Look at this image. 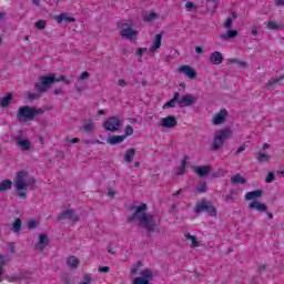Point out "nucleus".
<instances>
[{
	"mask_svg": "<svg viewBox=\"0 0 284 284\" xmlns=\"http://www.w3.org/2000/svg\"><path fill=\"white\" fill-rule=\"evenodd\" d=\"M48 245H50V239H48V235H45V233H41L39 235L38 243L34 245V250L36 252H43V250H45Z\"/></svg>",
	"mask_w": 284,
	"mask_h": 284,
	"instance_id": "f8f14e48",
	"label": "nucleus"
},
{
	"mask_svg": "<svg viewBox=\"0 0 284 284\" xmlns=\"http://www.w3.org/2000/svg\"><path fill=\"white\" fill-rule=\"evenodd\" d=\"M85 79H90V73L88 71H84L77 80V83H81L82 81H85Z\"/></svg>",
	"mask_w": 284,
	"mask_h": 284,
	"instance_id": "a18cd8bd",
	"label": "nucleus"
},
{
	"mask_svg": "<svg viewBox=\"0 0 284 284\" xmlns=\"http://www.w3.org/2000/svg\"><path fill=\"white\" fill-rule=\"evenodd\" d=\"M140 268H141V262H138L132 266L131 274H136V272H139Z\"/></svg>",
	"mask_w": 284,
	"mask_h": 284,
	"instance_id": "de8ad7c7",
	"label": "nucleus"
},
{
	"mask_svg": "<svg viewBox=\"0 0 284 284\" xmlns=\"http://www.w3.org/2000/svg\"><path fill=\"white\" fill-rule=\"evenodd\" d=\"M284 74L277 77V78H272L268 80V82L265 84L266 90H270V88H274L275 85H278L281 81H283Z\"/></svg>",
	"mask_w": 284,
	"mask_h": 284,
	"instance_id": "393cba45",
	"label": "nucleus"
},
{
	"mask_svg": "<svg viewBox=\"0 0 284 284\" xmlns=\"http://www.w3.org/2000/svg\"><path fill=\"white\" fill-rule=\"evenodd\" d=\"M63 283L64 284H70V283H72V280L70 278V276H64L63 277Z\"/></svg>",
	"mask_w": 284,
	"mask_h": 284,
	"instance_id": "0e129e2a",
	"label": "nucleus"
},
{
	"mask_svg": "<svg viewBox=\"0 0 284 284\" xmlns=\"http://www.w3.org/2000/svg\"><path fill=\"white\" fill-rule=\"evenodd\" d=\"M193 172H195L197 176L203 179V176H207V174L212 172V166L210 165L194 166Z\"/></svg>",
	"mask_w": 284,
	"mask_h": 284,
	"instance_id": "dca6fc26",
	"label": "nucleus"
},
{
	"mask_svg": "<svg viewBox=\"0 0 284 284\" xmlns=\"http://www.w3.org/2000/svg\"><path fill=\"white\" fill-rule=\"evenodd\" d=\"M55 21L61 26L63 21L67 23H74L75 19L72 17H69L68 13H61L60 16H54Z\"/></svg>",
	"mask_w": 284,
	"mask_h": 284,
	"instance_id": "aec40b11",
	"label": "nucleus"
},
{
	"mask_svg": "<svg viewBox=\"0 0 284 284\" xmlns=\"http://www.w3.org/2000/svg\"><path fill=\"white\" fill-rule=\"evenodd\" d=\"M132 284H150V280L143 277H134Z\"/></svg>",
	"mask_w": 284,
	"mask_h": 284,
	"instance_id": "79ce46f5",
	"label": "nucleus"
},
{
	"mask_svg": "<svg viewBox=\"0 0 284 284\" xmlns=\"http://www.w3.org/2000/svg\"><path fill=\"white\" fill-rule=\"evenodd\" d=\"M68 143H81V139L79 138H73L71 140H68Z\"/></svg>",
	"mask_w": 284,
	"mask_h": 284,
	"instance_id": "680f3d73",
	"label": "nucleus"
},
{
	"mask_svg": "<svg viewBox=\"0 0 284 284\" xmlns=\"http://www.w3.org/2000/svg\"><path fill=\"white\" fill-rule=\"evenodd\" d=\"M27 176H28V172L21 171V172H18L17 179L14 180V187L19 199H26V196H28V187L37 183L34 178H30L29 180H26Z\"/></svg>",
	"mask_w": 284,
	"mask_h": 284,
	"instance_id": "7ed1b4c3",
	"label": "nucleus"
},
{
	"mask_svg": "<svg viewBox=\"0 0 284 284\" xmlns=\"http://www.w3.org/2000/svg\"><path fill=\"white\" fill-rule=\"evenodd\" d=\"M267 28H268V30H278V24H276V22L270 21L267 23Z\"/></svg>",
	"mask_w": 284,
	"mask_h": 284,
	"instance_id": "3c124183",
	"label": "nucleus"
},
{
	"mask_svg": "<svg viewBox=\"0 0 284 284\" xmlns=\"http://www.w3.org/2000/svg\"><path fill=\"white\" fill-rule=\"evenodd\" d=\"M103 128L106 132H116L121 129V119L111 116L105 120Z\"/></svg>",
	"mask_w": 284,
	"mask_h": 284,
	"instance_id": "1a4fd4ad",
	"label": "nucleus"
},
{
	"mask_svg": "<svg viewBox=\"0 0 284 284\" xmlns=\"http://www.w3.org/2000/svg\"><path fill=\"white\" fill-rule=\"evenodd\" d=\"M79 258H77L74 255L69 256L67 260V265L70 267V270H77V267H79Z\"/></svg>",
	"mask_w": 284,
	"mask_h": 284,
	"instance_id": "b1692460",
	"label": "nucleus"
},
{
	"mask_svg": "<svg viewBox=\"0 0 284 284\" xmlns=\"http://www.w3.org/2000/svg\"><path fill=\"white\" fill-rule=\"evenodd\" d=\"M176 125H179V121H176V118L174 115H168L166 118H162L160 122V128H168L169 130L176 128Z\"/></svg>",
	"mask_w": 284,
	"mask_h": 284,
	"instance_id": "9b49d317",
	"label": "nucleus"
},
{
	"mask_svg": "<svg viewBox=\"0 0 284 284\" xmlns=\"http://www.w3.org/2000/svg\"><path fill=\"white\" fill-rule=\"evenodd\" d=\"M126 210L128 212H133V214L126 219L128 223H134V221H138V226L145 230L148 232V236L154 232H159L161 225L156 223V217L153 214L145 213L148 212V204L142 203L140 206L131 204Z\"/></svg>",
	"mask_w": 284,
	"mask_h": 284,
	"instance_id": "f257e3e1",
	"label": "nucleus"
},
{
	"mask_svg": "<svg viewBox=\"0 0 284 284\" xmlns=\"http://www.w3.org/2000/svg\"><path fill=\"white\" fill-rule=\"evenodd\" d=\"M235 37H239V31L236 30H229L226 33L220 36L223 41H226V39H234Z\"/></svg>",
	"mask_w": 284,
	"mask_h": 284,
	"instance_id": "7c9ffc66",
	"label": "nucleus"
},
{
	"mask_svg": "<svg viewBox=\"0 0 284 284\" xmlns=\"http://www.w3.org/2000/svg\"><path fill=\"white\" fill-rule=\"evenodd\" d=\"M179 72H182L187 79H196V70L190 65H182L179 68Z\"/></svg>",
	"mask_w": 284,
	"mask_h": 284,
	"instance_id": "2eb2a0df",
	"label": "nucleus"
},
{
	"mask_svg": "<svg viewBox=\"0 0 284 284\" xmlns=\"http://www.w3.org/2000/svg\"><path fill=\"white\" fill-rule=\"evenodd\" d=\"M231 63H237V65H240V68H247V62H245V61L232 59Z\"/></svg>",
	"mask_w": 284,
	"mask_h": 284,
	"instance_id": "49530a36",
	"label": "nucleus"
},
{
	"mask_svg": "<svg viewBox=\"0 0 284 284\" xmlns=\"http://www.w3.org/2000/svg\"><path fill=\"white\" fill-rule=\"evenodd\" d=\"M106 196H110V199H114V196H116V192H114V190L109 189Z\"/></svg>",
	"mask_w": 284,
	"mask_h": 284,
	"instance_id": "13d9d810",
	"label": "nucleus"
},
{
	"mask_svg": "<svg viewBox=\"0 0 284 284\" xmlns=\"http://www.w3.org/2000/svg\"><path fill=\"white\" fill-rule=\"evenodd\" d=\"M187 165V155H183L181 165L178 168L176 175L182 176V174H185V166Z\"/></svg>",
	"mask_w": 284,
	"mask_h": 284,
	"instance_id": "c85d7f7f",
	"label": "nucleus"
},
{
	"mask_svg": "<svg viewBox=\"0 0 284 284\" xmlns=\"http://www.w3.org/2000/svg\"><path fill=\"white\" fill-rule=\"evenodd\" d=\"M241 152H245V144H243L236 150V154H241Z\"/></svg>",
	"mask_w": 284,
	"mask_h": 284,
	"instance_id": "69168bd1",
	"label": "nucleus"
},
{
	"mask_svg": "<svg viewBox=\"0 0 284 284\" xmlns=\"http://www.w3.org/2000/svg\"><path fill=\"white\" fill-rule=\"evenodd\" d=\"M227 139H232V130L224 129L216 131L214 134L213 143L211 145V150L213 152H219V150H223V145H225Z\"/></svg>",
	"mask_w": 284,
	"mask_h": 284,
	"instance_id": "39448f33",
	"label": "nucleus"
},
{
	"mask_svg": "<svg viewBox=\"0 0 284 284\" xmlns=\"http://www.w3.org/2000/svg\"><path fill=\"white\" fill-rule=\"evenodd\" d=\"M133 134H134V129L132 128V125H130V124L126 125L123 136H125V139H128V136H132Z\"/></svg>",
	"mask_w": 284,
	"mask_h": 284,
	"instance_id": "a19ab883",
	"label": "nucleus"
},
{
	"mask_svg": "<svg viewBox=\"0 0 284 284\" xmlns=\"http://www.w3.org/2000/svg\"><path fill=\"white\" fill-rule=\"evenodd\" d=\"M256 159H257V163H265L270 161V155H267V153H263L260 151L256 153Z\"/></svg>",
	"mask_w": 284,
	"mask_h": 284,
	"instance_id": "c9c22d12",
	"label": "nucleus"
},
{
	"mask_svg": "<svg viewBox=\"0 0 284 284\" xmlns=\"http://www.w3.org/2000/svg\"><path fill=\"white\" fill-rule=\"evenodd\" d=\"M84 132H92L94 130V122L90 121L89 123L83 125Z\"/></svg>",
	"mask_w": 284,
	"mask_h": 284,
	"instance_id": "c03bdc74",
	"label": "nucleus"
},
{
	"mask_svg": "<svg viewBox=\"0 0 284 284\" xmlns=\"http://www.w3.org/2000/svg\"><path fill=\"white\" fill-rule=\"evenodd\" d=\"M196 101H199V98L196 95L185 94L180 100H178V105H180V108H190L194 105Z\"/></svg>",
	"mask_w": 284,
	"mask_h": 284,
	"instance_id": "9d476101",
	"label": "nucleus"
},
{
	"mask_svg": "<svg viewBox=\"0 0 284 284\" xmlns=\"http://www.w3.org/2000/svg\"><path fill=\"white\" fill-rule=\"evenodd\" d=\"M185 8L186 10H192V8H194V2H186Z\"/></svg>",
	"mask_w": 284,
	"mask_h": 284,
	"instance_id": "e2e57ef3",
	"label": "nucleus"
},
{
	"mask_svg": "<svg viewBox=\"0 0 284 284\" xmlns=\"http://www.w3.org/2000/svg\"><path fill=\"white\" fill-rule=\"evenodd\" d=\"M68 219L72 223H77L79 221V215L74 214V211L72 210H65L58 216V221H65Z\"/></svg>",
	"mask_w": 284,
	"mask_h": 284,
	"instance_id": "ddd939ff",
	"label": "nucleus"
},
{
	"mask_svg": "<svg viewBox=\"0 0 284 284\" xmlns=\"http://www.w3.org/2000/svg\"><path fill=\"white\" fill-rule=\"evenodd\" d=\"M274 179H275L274 173L270 172L266 175L265 183H273Z\"/></svg>",
	"mask_w": 284,
	"mask_h": 284,
	"instance_id": "8fccbe9b",
	"label": "nucleus"
},
{
	"mask_svg": "<svg viewBox=\"0 0 284 284\" xmlns=\"http://www.w3.org/2000/svg\"><path fill=\"white\" fill-rule=\"evenodd\" d=\"M83 280L84 282L80 284H90V282L92 281V276L90 274H84Z\"/></svg>",
	"mask_w": 284,
	"mask_h": 284,
	"instance_id": "603ef678",
	"label": "nucleus"
},
{
	"mask_svg": "<svg viewBox=\"0 0 284 284\" xmlns=\"http://www.w3.org/2000/svg\"><path fill=\"white\" fill-rule=\"evenodd\" d=\"M231 183L232 185H236V183H240L241 185H245V183H247V180L237 173L231 178Z\"/></svg>",
	"mask_w": 284,
	"mask_h": 284,
	"instance_id": "cd10ccee",
	"label": "nucleus"
},
{
	"mask_svg": "<svg viewBox=\"0 0 284 284\" xmlns=\"http://www.w3.org/2000/svg\"><path fill=\"white\" fill-rule=\"evenodd\" d=\"M47 23H48V21H45V20H39V21L36 22V28L38 30H44Z\"/></svg>",
	"mask_w": 284,
	"mask_h": 284,
	"instance_id": "37998d69",
	"label": "nucleus"
},
{
	"mask_svg": "<svg viewBox=\"0 0 284 284\" xmlns=\"http://www.w3.org/2000/svg\"><path fill=\"white\" fill-rule=\"evenodd\" d=\"M23 278H26V275L20 274V275H11L7 277V281H9V283H21V281H23Z\"/></svg>",
	"mask_w": 284,
	"mask_h": 284,
	"instance_id": "f704fd0d",
	"label": "nucleus"
},
{
	"mask_svg": "<svg viewBox=\"0 0 284 284\" xmlns=\"http://www.w3.org/2000/svg\"><path fill=\"white\" fill-rule=\"evenodd\" d=\"M53 94H55V95L63 94V90L57 89L53 91Z\"/></svg>",
	"mask_w": 284,
	"mask_h": 284,
	"instance_id": "338daca9",
	"label": "nucleus"
},
{
	"mask_svg": "<svg viewBox=\"0 0 284 284\" xmlns=\"http://www.w3.org/2000/svg\"><path fill=\"white\" fill-rule=\"evenodd\" d=\"M275 6H284V0H275Z\"/></svg>",
	"mask_w": 284,
	"mask_h": 284,
	"instance_id": "774afa93",
	"label": "nucleus"
},
{
	"mask_svg": "<svg viewBox=\"0 0 284 284\" xmlns=\"http://www.w3.org/2000/svg\"><path fill=\"white\" fill-rule=\"evenodd\" d=\"M216 8H219V3H216V0H207L206 10L207 12H210V14H214L216 12Z\"/></svg>",
	"mask_w": 284,
	"mask_h": 284,
	"instance_id": "bb28decb",
	"label": "nucleus"
},
{
	"mask_svg": "<svg viewBox=\"0 0 284 284\" xmlns=\"http://www.w3.org/2000/svg\"><path fill=\"white\" fill-rule=\"evenodd\" d=\"M263 194H264L263 190H255V191L247 192L245 194V201H256V199H262Z\"/></svg>",
	"mask_w": 284,
	"mask_h": 284,
	"instance_id": "f3484780",
	"label": "nucleus"
},
{
	"mask_svg": "<svg viewBox=\"0 0 284 284\" xmlns=\"http://www.w3.org/2000/svg\"><path fill=\"white\" fill-rule=\"evenodd\" d=\"M159 16L156 14V12H146L144 16H143V20L146 22V23H150V21H154V19H156Z\"/></svg>",
	"mask_w": 284,
	"mask_h": 284,
	"instance_id": "58836bf2",
	"label": "nucleus"
},
{
	"mask_svg": "<svg viewBox=\"0 0 284 284\" xmlns=\"http://www.w3.org/2000/svg\"><path fill=\"white\" fill-rule=\"evenodd\" d=\"M194 212L196 214H202V212H207L209 216H216V207L212 205V202L202 200L196 204Z\"/></svg>",
	"mask_w": 284,
	"mask_h": 284,
	"instance_id": "0eeeda50",
	"label": "nucleus"
},
{
	"mask_svg": "<svg viewBox=\"0 0 284 284\" xmlns=\"http://www.w3.org/2000/svg\"><path fill=\"white\" fill-rule=\"evenodd\" d=\"M118 28H121L120 34L123 39H136L138 32L132 29V22L118 23Z\"/></svg>",
	"mask_w": 284,
	"mask_h": 284,
	"instance_id": "6e6552de",
	"label": "nucleus"
},
{
	"mask_svg": "<svg viewBox=\"0 0 284 284\" xmlns=\"http://www.w3.org/2000/svg\"><path fill=\"white\" fill-rule=\"evenodd\" d=\"M33 112V118L37 116V114H43V109H37L34 106L31 108Z\"/></svg>",
	"mask_w": 284,
	"mask_h": 284,
	"instance_id": "864d4df0",
	"label": "nucleus"
},
{
	"mask_svg": "<svg viewBox=\"0 0 284 284\" xmlns=\"http://www.w3.org/2000/svg\"><path fill=\"white\" fill-rule=\"evenodd\" d=\"M143 52H148V48H139L136 51H135V54H138V57H143ZM139 61H141V59H139Z\"/></svg>",
	"mask_w": 284,
	"mask_h": 284,
	"instance_id": "09e8293b",
	"label": "nucleus"
},
{
	"mask_svg": "<svg viewBox=\"0 0 284 284\" xmlns=\"http://www.w3.org/2000/svg\"><path fill=\"white\" fill-rule=\"evenodd\" d=\"M75 90H77L78 94H81V92H82L83 90H85V87H79V83L77 82V83H75Z\"/></svg>",
	"mask_w": 284,
	"mask_h": 284,
	"instance_id": "052dcab7",
	"label": "nucleus"
},
{
	"mask_svg": "<svg viewBox=\"0 0 284 284\" xmlns=\"http://www.w3.org/2000/svg\"><path fill=\"white\" fill-rule=\"evenodd\" d=\"M227 139H232V130L224 129L216 131L214 134L213 143L211 145V150L213 152H219V150H223V145H225Z\"/></svg>",
	"mask_w": 284,
	"mask_h": 284,
	"instance_id": "20e7f679",
	"label": "nucleus"
},
{
	"mask_svg": "<svg viewBox=\"0 0 284 284\" xmlns=\"http://www.w3.org/2000/svg\"><path fill=\"white\" fill-rule=\"evenodd\" d=\"M98 271L101 274H108V272H110V268L108 266H99Z\"/></svg>",
	"mask_w": 284,
	"mask_h": 284,
	"instance_id": "5fc2aeb1",
	"label": "nucleus"
},
{
	"mask_svg": "<svg viewBox=\"0 0 284 284\" xmlns=\"http://www.w3.org/2000/svg\"><path fill=\"white\" fill-rule=\"evenodd\" d=\"M234 20L232 18H227L226 21L224 22V28H232V23Z\"/></svg>",
	"mask_w": 284,
	"mask_h": 284,
	"instance_id": "6e6d98bb",
	"label": "nucleus"
},
{
	"mask_svg": "<svg viewBox=\"0 0 284 284\" xmlns=\"http://www.w3.org/2000/svg\"><path fill=\"white\" fill-rule=\"evenodd\" d=\"M16 145H18V148H20V150L23 152H28V150H30L32 146V142H30V140H18Z\"/></svg>",
	"mask_w": 284,
	"mask_h": 284,
	"instance_id": "5701e85b",
	"label": "nucleus"
},
{
	"mask_svg": "<svg viewBox=\"0 0 284 284\" xmlns=\"http://www.w3.org/2000/svg\"><path fill=\"white\" fill-rule=\"evenodd\" d=\"M184 236H185V239L191 241L193 247H199V245H201V243L199 241H196V236L191 235L190 233L185 234Z\"/></svg>",
	"mask_w": 284,
	"mask_h": 284,
	"instance_id": "ea45409f",
	"label": "nucleus"
},
{
	"mask_svg": "<svg viewBox=\"0 0 284 284\" xmlns=\"http://www.w3.org/2000/svg\"><path fill=\"white\" fill-rule=\"evenodd\" d=\"M163 41V33H158L153 40V45L149 49L150 52H155L161 48V42Z\"/></svg>",
	"mask_w": 284,
	"mask_h": 284,
	"instance_id": "6ab92c4d",
	"label": "nucleus"
},
{
	"mask_svg": "<svg viewBox=\"0 0 284 284\" xmlns=\"http://www.w3.org/2000/svg\"><path fill=\"white\" fill-rule=\"evenodd\" d=\"M207 192V183L206 182H201L199 186L195 189L196 194H205Z\"/></svg>",
	"mask_w": 284,
	"mask_h": 284,
	"instance_id": "4c0bfd02",
	"label": "nucleus"
},
{
	"mask_svg": "<svg viewBox=\"0 0 284 284\" xmlns=\"http://www.w3.org/2000/svg\"><path fill=\"white\" fill-rule=\"evenodd\" d=\"M17 120L20 121V123L34 121V112L32 111V108L28 105L20 106L17 113Z\"/></svg>",
	"mask_w": 284,
	"mask_h": 284,
	"instance_id": "423d86ee",
	"label": "nucleus"
},
{
	"mask_svg": "<svg viewBox=\"0 0 284 284\" xmlns=\"http://www.w3.org/2000/svg\"><path fill=\"white\" fill-rule=\"evenodd\" d=\"M59 81H63L65 85H70V79L65 78V75L57 77V73H49L39 78V81L34 83V90L40 93L48 92Z\"/></svg>",
	"mask_w": 284,
	"mask_h": 284,
	"instance_id": "f03ea898",
	"label": "nucleus"
},
{
	"mask_svg": "<svg viewBox=\"0 0 284 284\" xmlns=\"http://www.w3.org/2000/svg\"><path fill=\"white\" fill-rule=\"evenodd\" d=\"M21 219H17L10 227L11 232H13L14 234H19V232H21Z\"/></svg>",
	"mask_w": 284,
	"mask_h": 284,
	"instance_id": "473e14b6",
	"label": "nucleus"
},
{
	"mask_svg": "<svg viewBox=\"0 0 284 284\" xmlns=\"http://www.w3.org/2000/svg\"><path fill=\"white\" fill-rule=\"evenodd\" d=\"M28 99H29V101H34V100L39 99V95H37L34 93H29Z\"/></svg>",
	"mask_w": 284,
	"mask_h": 284,
	"instance_id": "bf43d9fd",
	"label": "nucleus"
},
{
	"mask_svg": "<svg viewBox=\"0 0 284 284\" xmlns=\"http://www.w3.org/2000/svg\"><path fill=\"white\" fill-rule=\"evenodd\" d=\"M8 190H12V181L3 180L0 184V192H6Z\"/></svg>",
	"mask_w": 284,
	"mask_h": 284,
	"instance_id": "72a5a7b5",
	"label": "nucleus"
},
{
	"mask_svg": "<svg viewBox=\"0 0 284 284\" xmlns=\"http://www.w3.org/2000/svg\"><path fill=\"white\" fill-rule=\"evenodd\" d=\"M10 101H12V93H7L6 97L0 99V108H8Z\"/></svg>",
	"mask_w": 284,
	"mask_h": 284,
	"instance_id": "2f4dec72",
	"label": "nucleus"
},
{
	"mask_svg": "<svg viewBox=\"0 0 284 284\" xmlns=\"http://www.w3.org/2000/svg\"><path fill=\"white\" fill-rule=\"evenodd\" d=\"M210 62L213 65H221V63H223V54L219 51H214L210 57Z\"/></svg>",
	"mask_w": 284,
	"mask_h": 284,
	"instance_id": "a211bd4d",
	"label": "nucleus"
},
{
	"mask_svg": "<svg viewBox=\"0 0 284 284\" xmlns=\"http://www.w3.org/2000/svg\"><path fill=\"white\" fill-rule=\"evenodd\" d=\"M140 274H141L140 278H145L146 281H150V278H152V276H154V273L150 268H145V270L141 271Z\"/></svg>",
	"mask_w": 284,
	"mask_h": 284,
	"instance_id": "e433bc0d",
	"label": "nucleus"
},
{
	"mask_svg": "<svg viewBox=\"0 0 284 284\" xmlns=\"http://www.w3.org/2000/svg\"><path fill=\"white\" fill-rule=\"evenodd\" d=\"M37 227V221L31 220L28 224V230H34Z\"/></svg>",
	"mask_w": 284,
	"mask_h": 284,
	"instance_id": "4d7b16f0",
	"label": "nucleus"
},
{
	"mask_svg": "<svg viewBox=\"0 0 284 284\" xmlns=\"http://www.w3.org/2000/svg\"><path fill=\"white\" fill-rule=\"evenodd\" d=\"M123 141H125V135H113L106 139L109 145H119V143H123Z\"/></svg>",
	"mask_w": 284,
	"mask_h": 284,
	"instance_id": "4be33fe9",
	"label": "nucleus"
},
{
	"mask_svg": "<svg viewBox=\"0 0 284 284\" xmlns=\"http://www.w3.org/2000/svg\"><path fill=\"white\" fill-rule=\"evenodd\" d=\"M230 116V113H227V110L222 109L219 113H216L213 118V125H222V123H225V119Z\"/></svg>",
	"mask_w": 284,
	"mask_h": 284,
	"instance_id": "4468645a",
	"label": "nucleus"
},
{
	"mask_svg": "<svg viewBox=\"0 0 284 284\" xmlns=\"http://www.w3.org/2000/svg\"><path fill=\"white\" fill-rule=\"evenodd\" d=\"M181 97V93L175 92L173 94V99H171L170 101H168L163 108H175L176 105V101L179 102V98Z\"/></svg>",
	"mask_w": 284,
	"mask_h": 284,
	"instance_id": "c756f323",
	"label": "nucleus"
},
{
	"mask_svg": "<svg viewBox=\"0 0 284 284\" xmlns=\"http://www.w3.org/2000/svg\"><path fill=\"white\" fill-rule=\"evenodd\" d=\"M248 207L251 210H256L257 212H267V205L263 204L258 201H254V202L250 203Z\"/></svg>",
	"mask_w": 284,
	"mask_h": 284,
	"instance_id": "412c9836",
	"label": "nucleus"
},
{
	"mask_svg": "<svg viewBox=\"0 0 284 284\" xmlns=\"http://www.w3.org/2000/svg\"><path fill=\"white\" fill-rule=\"evenodd\" d=\"M135 155H136V149H129L124 154V161L126 163H132V161H134Z\"/></svg>",
	"mask_w": 284,
	"mask_h": 284,
	"instance_id": "a878e982",
	"label": "nucleus"
}]
</instances>
